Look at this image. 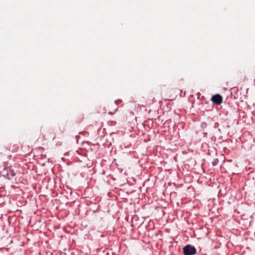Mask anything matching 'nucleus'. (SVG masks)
Returning <instances> with one entry per match:
<instances>
[{"label":"nucleus","mask_w":255,"mask_h":255,"mask_svg":"<svg viewBox=\"0 0 255 255\" xmlns=\"http://www.w3.org/2000/svg\"><path fill=\"white\" fill-rule=\"evenodd\" d=\"M211 100L214 103L220 105L222 103L223 98L220 95L217 94L212 97Z\"/></svg>","instance_id":"2"},{"label":"nucleus","mask_w":255,"mask_h":255,"mask_svg":"<svg viewBox=\"0 0 255 255\" xmlns=\"http://www.w3.org/2000/svg\"><path fill=\"white\" fill-rule=\"evenodd\" d=\"M109 114H113V113L112 112H109Z\"/></svg>","instance_id":"5"},{"label":"nucleus","mask_w":255,"mask_h":255,"mask_svg":"<svg viewBox=\"0 0 255 255\" xmlns=\"http://www.w3.org/2000/svg\"><path fill=\"white\" fill-rule=\"evenodd\" d=\"M219 162V160L217 158L214 159L212 161V165L213 166H216L217 165V164Z\"/></svg>","instance_id":"3"},{"label":"nucleus","mask_w":255,"mask_h":255,"mask_svg":"<svg viewBox=\"0 0 255 255\" xmlns=\"http://www.w3.org/2000/svg\"><path fill=\"white\" fill-rule=\"evenodd\" d=\"M183 250L185 255H194L196 253V248L190 245L185 246Z\"/></svg>","instance_id":"1"},{"label":"nucleus","mask_w":255,"mask_h":255,"mask_svg":"<svg viewBox=\"0 0 255 255\" xmlns=\"http://www.w3.org/2000/svg\"><path fill=\"white\" fill-rule=\"evenodd\" d=\"M12 174L13 176L14 175V174H13V173H12Z\"/></svg>","instance_id":"6"},{"label":"nucleus","mask_w":255,"mask_h":255,"mask_svg":"<svg viewBox=\"0 0 255 255\" xmlns=\"http://www.w3.org/2000/svg\"><path fill=\"white\" fill-rule=\"evenodd\" d=\"M122 102V100H117L115 101V103L118 105V104H119L120 103H121Z\"/></svg>","instance_id":"4"}]
</instances>
